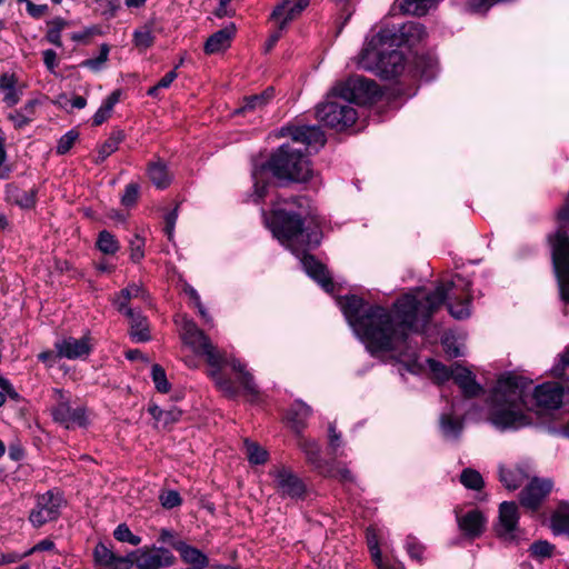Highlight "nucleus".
I'll list each match as a JSON object with an SVG mask.
<instances>
[{
  "instance_id": "nucleus-46",
  "label": "nucleus",
  "mask_w": 569,
  "mask_h": 569,
  "mask_svg": "<svg viewBox=\"0 0 569 569\" xmlns=\"http://www.w3.org/2000/svg\"><path fill=\"white\" fill-rule=\"evenodd\" d=\"M151 377L156 389L161 393H167L170 390V383L167 379L164 369L160 365H153L151 368Z\"/></svg>"
},
{
  "instance_id": "nucleus-39",
  "label": "nucleus",
  "mask_w": 569,
  "mask_h": 569,
  "mask_svg": "<svg viewBox=\"0 0 569 569\" xmlns=\"http://www.w3.org/2000/svg\"><path fill=\"white\" fill-rule=\"evenodd\" d=\"M299 448L305 452L307 461L316 468L320 467V447L317 441L301 438L298 442Z\"/></svg>"
},
{
  "instance_id": "nucleus-22",
  "label": "nucleus",
  "mask_w": 569,
  "mask_h": 569,
  "mask_svg": "<svg viewBox=\"0 0 569 569\" xmlns=\"http://www.w3.org/2000/svg\"><path fill=\"white\" fill-rule=\"evenodd\" d=\"M121 313L129 319V335L133 341L146 342L150 340L151 336L148 320L140 311L128 309Z\"/></svg>"
},
{
  "instance_id": "nucleus-53",
  "label": "nucleus",
  "mask_w": 569,
  "mask_h": 569,
  "mask_svg": "<svg viewBox=\"0 0 569 569\" xmlns=\"http://www.w3.org/2000/svg\"><path fill=\"white\" fill-rule=\"evenodd\" d=\"M78 139V132L74 130H70L64 133L58 141L57 153L66 154Z\"/></svg>"
},
{
  "instance_id": "nucleus-16",
  "label": "nucleus",
  "mask_w": 569,
  "mask_h": 569,
  "mask_svg": "<svg viewBox=\"0 0 569 569\" xmlns=\"http://www.w3.org/2000/svg\"><path fill=\"white\" fill-rule=\"evenodd\" d=\"M535 405L538 410L558 409L563 399V388L557 382H546L535 388Z\"/></svg>"
},
{
  "instance_id": "nucleus-10",
  "label": "nucleus",
  "mask_w": 569,
  "mask_h": 569,
  "mask_svg": "<svg viewBox=\"0 0 569 569\" xmlns=\"http://www.w3.org/2000/svg\"><path fill=\"white\" fill-rule=\"evenodd\" d=\"M332 94L349 103L367 104L380 94V89L376 81L356 76L336 86L332 89Z\"/></svg>"
},
{
  "instance_id": "nucleus-5",
  "label": "nucleus",
  "mask_w": 569,
  "mask_h": 569,
  "mask_svg": "<svg viewBox=\"0 0 569 569\" xmlns=\"http://www.w3.org/2000/svg\"><path fill=\"white\" fill-rule=\"evenodd\" d=\"M397 48L389 47L388 40L379 39V34H375L362 48L358 68L383 79L399 76L405 69V56Z\"/></svg>"
},
{
  "instance_id": "nucleus-36",
  "label": "nucleus",
  "mask_w": 569,
  "mask_h": 569,
  "mask_svg": "<svg viewBox=\"0 0 569 569\" xmlns=\"http://www.w3.org/2000/svg\"><path fill=\"white\" fill-rule=\"evenodd\" d=\"M246 455L251 465H264L268 461L269 452L259 443L244 440Z\"/></svg>"
},
{
  "instance_id": "nucleus-48",
  "label": "nucleus",
  "mask_w": 569,
  "mask_h": 569,
  "mask_svg": "<svg viewBox=\"0 0 569 569\" xmlns=\"http://www.w3.org/2000/svg\"><path fill=\"white\" fill-rule=\"evenodd\" d=\"M113 537L120 542H127L131 546H139L141 538L132 533L126 523H120L113 531Z\"/></svg>"
},
{
  "instance_id": "nucleus-41",
  "label": "nucleus",
  "mask_w": 569,
  "mask_h": 569,
  "mask_svg": "<svg viewBox=\"0 0 569 569\" xmlns=\"http://www.w3.org/2000/svg\"><path fill=\"white\" fill-rule=\"evenodd\" d=\"M48 31L46 34V39L57 46L61 47V31L67 27V21L63 18L57 17L50 21H48Z\"/></svg>"
},
{
  "instance_id": "nucleus-45",
  "label": "nucleus",
  "mask_w": 569,
  "mask_h": 569,
  "mask_svg": "<svg viewBox=\"0 0 569 569\" xmlns=\"http://www.w3.org/2000/svg\"><path fill=\"white\" fill-rule=\"evenodd\" d=\"M153 41L154 36L152 30L147 26H143L133 32V42L139 49L146 50L150 48L153 44Z\"/></svg>"
},
{
  "instance_id": "nucleus-60",
  "label": "nucleus",
  "mask_w": 569,
  "mask_h": 569,
  "mask_svg": "<svg viewBox=\"0 0 569 569\" xmlns=\"http://www.w3.org/2000/svg\"><path fill=\"white\" fill-rule=\"evenodd\" d=\"M54 542L50 539H43L36 543L32 548L24 551V556H31L34 552L38 551H51L54 549Z\"/></svg>"
},
{
  "instance_id": "nucleus-57",
  "label": "nucleus",
  "mask_w": 569,
  "mask_h": 569,
  "mask_svg": "<svg viewBox=\"0 0 569 569\" xmlns=\"http://www.w3.org/2000/svg\"><path fill=\"white\" fill-rule=\"evenodd\" d=\"M329 448L336 452L342 446L341 433L337 431L336 425L330 423L328 428Z\"/></svg>"
},
{
  "instance_id": "nucleus-50",
  "label": "nucleus",
  "mask_w": 569,
  "mask_h": 569,
  "mask_svg": "<svg viewBox=\"0 0 569 569\" xmlns=\"http://www.w3.org/2000/svg\"><path fill=\"white\" fill-rule=\"evenodd\" d=\"M429 369L431 370L435 379L438 382H445L452 378V366L450 368L446 367L439 361L428 360Z\"/></svg>"
},
{
  "instance_id": "nucleus-56",
  "label": "nucleus",
  "mask_w": 569,
  "mask_h": 569,
  "mask_svg": "<svg viewBox=\"0 0 569 569\" xmlns=\"http://www.w3.org/2000/svg\"><path fill=\"white\" fill-rule=\"evenodd\" d=\"M553 546L548 541H537L531 545V555L538 558H546L552 555Z\"/></svg>"
},
{
  "instance_id": "nucleus-15",
  "label": "nucleus",
  "mask_w": 569,
  "mask_h": 569,
  "mask_svg": "<svg viewBox=\"0 0 569 569\" xmlns=\"http://www.w3.org/2000/svg\"><path fill=\"white\" fill-rule=\"evenodd\" d=\"M57 405L51 409L52 418L56 422L66 428L82 427L86 425V410L82 407L72 408L69 403V397L61 389H54Z\"/></svg>"
},
{
  "instance_id": "nucleus-63",
  "label": "nucleus",
  "mask_w": 569,
  "mask_h": 569,
  "mask_svg": "<svg viewBox=\"0 0 569 569\" xmlns=\"http://www.w3.org/2000/svg\"><path fill=\"white\" fill-rule=\"evenodd\" d=\"M43 62L50 72H54L57 67V53L52 49H47L42 53Z\"/></svg>"
},
{
  "instance_id": "nucleus-58",
  "label": "nucleus",
  "mask_w": 569,
  "mask_h": 569,
  "mask_svg": "<svg viewBox=\"0 0 569 569\" xmlns=\"http://www.w3.org/2000/svg\"><path fill=\"white\" fill-rule=\"evenodd\" d=\"M186 292L189 295V297L192 299V301L194 302V306L197 307L201 318L206 321V322H209L210 321V317L207 312V310L204 309V307L202 306L201 303V300H200V296L198 295L197 290L193 289L192 287H188L186 289Z\"/></svg>"
},
{
  "instance_id": "nucleus-21",
  "label": "nucleus",
  "mask_w": 569,
  "mask_h": 569,
  "mask_svg": "<svg viewBox=\"0 0 569 569\" xmlns=\"http://www.w3.org/2000/svg\"><path fill=\"white\" fill-rule=\"evenodd\" d=\"M452 379L468 398L479 396L482 392V387L476 381L475 375L465 367L452 366Z\"/></svg>"
},
{
  "instance_id": "nucleus-26",
  "label": "nucleus",
  "mask_w": 569,
  "mask_h": 569,
  "mask_svg": "<svg viewBox=\"0 0 569 569\" xmlns=\"http://www.w3.org/2000/svg\"><path fill=\"white\" fill-rule=\"evenodd\" d=\"M137 299L146 301L148 299V293L142 286L138 283H130L114 296L112 303L119 312H123L128 309H132L129 306V302Z\"/></svg>"
},
{
  "instance_id": "nucleus-59",
  "label": "nucleus",
  "mask_w": 569,
  "mask_h": 569,
  "mask_svg": "<svg viewBox=\"0 0 569 569\" xmlns=\"http://www.w3.org/2000/svg\"><path fill=\"white\" fill-rule=\"evenodd\" d=\"M27 12L34 19L42 18L48 12L47 4H36L32 1L27 2Z\"/></svg>"
},
{
  "instance_id": "nucleus-14",
  "label": "nucleus",
  "mask_w": 569,
  "mask_h": 569,
  "mask_svg": "<svg viewBox=\"0 0 569 569\" xmlns=\"http://www.w3.org/2000/svg\"><path fill=\"white\" fill-rule=\"evenodd\" d=\"M518 506L513 501H503L499 506V520L496 525L497 536L507 542H518L521 530L518 526Z\"/></svg>"
},
{
  "instance_id": "nucleus-11",
  "label": "nucleus",
  "mask_w": 569,
  "mask_h": 569,
  "mask_svg": "<svg viewBox=\"0 0 569 569\" xmlns=\"http://www.w3.org/2000/svg\"><path fill=\"white\" fill-rule=\"evenodd\" d=\"M378 34L379 39L389 41V47H413L427 37L425 27L413 21L406 22L399 27H383L379 30Z\"/></svg>"
},
{
  "instance_id": "nucleus-28",
  "label": "nucleus",
  "mask_w": 569,
  "mask_h": 569,
  "mask_svg": "<svg viewBox=\"0 0 569 569\" xmlns=\"http://www.w3.org/2000/svg\"><path fill=\"white\" fill-rule=\"evenodd\" d=\"M147 174L152 184L158 189L168 188L172 181V174L169 171L166 161L160 158L149 162L147 167Z\"/></svg>"
},
{
  "instance_id": "nucleus-35",
  "label": "nucleus",
  "mask_w": 569,
  "mask_h": 569,
  "mask_svg": "<svg viewBox=\"0 0 569 569\" xmlns=\"http://www.w3.org/2000/svg\"><path fill=\"white\" fill-rule=\"evenodd\" d=\"M274 96V90L272 87L267 88L260 94H253L246 97L243 99L242 107L238 110V112H244L250 110L260 109L266 106Z\"/></svg>"
},
{
  "instance_id": "nucleus-24",
  "label": "nucleus",
  "mask_w": 569,
  "mask_h": 569,
  "mask_svg": "<svg viewBox=\"0 0 569 569\" xmlns=\"http://www.w3.org/2000/svg\"><path fill=\"white\" fill-rule=\"evenodd\" d=\"M172 548L180 553L186 563L192 566V569H204L209 563L208 557L202 551L182 540L172 542Z\"/></svg>"
},
{
  "instance_id": "nucleus-1",
  "label": "nucleus",
  "mask_w": 569,
  "mask_h": 569,
  "mask_svg": "<svg viewBox=\"0 0 569 569\" xmlns=\"http://www.w3.org/2000/svg\"><path fill=\"white\" fill-rule=\"evenodd\" d=\"M469 283L460 276L439 284L432 292L418 289L397 299L392 310L378 305H368L362 298L350 296L339 299V306L356 335L371 353L401 351L409 331L418 332L432 316L447 305L456 319L470 316Z\"/></svg>"
},
{
  "instance_id": "nucleus-61",
  "label": "nucleus",
  "mask_w": 569,
  "mask_h": 569,
  "mask_svg": "<svg viewBox=\"0 0 569 569\" xmlns=\"http://www.w3.org/2000/svg\"><path fill=\"white\" fill-rule=\"evenodd\" d=\"M182 416V411L178 408H171L169 410H164L162 415V421L161 423L163 426L172 425L180 420Z\"/></svg>"
},
{
  "instance_id": "nucleus-25",
  "label": "nucleus",
  "mask_w": 569,
  "mask_h": 569,
  "mask_svg": "<svg viewBox=\"0 0 569 569\" xmlns=\"http://www.w3.org/2000/svg\"><path fill=\"white\" fill-rule=\"evenodd\" d=\"M458 525L466 536L476 538L483 532L486 518L481 511L473 509L458 517Z\"/></svg>"
},
{
  "instance_id": "nucleus-55",
  "label": "nucleus",
  "mask_w": 569,
  "mask_h": 569,
  "mask_svg": "<svg viewBox=\"0 0 569 569\" xmlns=\"http://www.w3.org/2000/svg\"><path fill=\"white\" fill-rule=\"evenodd\" d=\"M139 189H140V187L138 183L132 182V183L127 184L124 188V192L121 197V203L124 207L133 206L138 200Z\"/></svg>"
},
{
  "instance_id": "nucleus-40",
  "label": "nucleus",
  "mask_w": 569,
  "mask_h": 569,
  "mask_svg": "<svg viewBox=\"0 0 569 569\" xmlns=\"http://www.w3.org/2000/svg\"><path fill=\"white\" fill-rule=\"evenodd\" d=\"M440 427L443 436L448 439H457L462 430V422L453 419L449 415H442L440 418Z\"/></svg>"
},
{
  "instance_id": "nucleus-38",
  "label": "nucleus",
  "mask_w": 569,
  "mask_h": 569,
  "mask_svg": "<svg viewBox=\"0 0 569 569\" xmlns=\"http://www.w3.org/2000/svg\"><path fill=\"white\" fill-rule=\"evenodd\" d=\"M96 246L104 254H116L120 249L119 241L107 230L99 232Z\"/></svg>"
},
{
  "instance_id": "nucleus-43",
  "label": "nucleus",
  "mask_w": 569,
  "mask_h": 569,
  "mask_svg": "<svg viewBox=\"0 0 569 569\" xmlns=\"http://www.w3.org/2000/svg\"><path fill=\"white\" fill-rule=\"evenodd\" d=\"M436 2L437 0H403L402 9L406 13L422 16L433 7Z\"/></svg>"
},
{
  "instance_id": "nucleus-30",
  "label": "nucleus",
  "mask_w": 569,
  "mask_h": 569,
  "mask_svg": "<svg viewBox=\"0 0 569 569\" xmlns=\"http://www.w3.org/2000/svg\"><path fill=\"white\" fill-rule=\"evenodd\" d=\"M37 104V100H29L20 109L8 113L7 118L16 129H22L34 120Z\"/></svg>"
},
{
  "instance_id": "nucleus-20",
  "label": "nucleus",
  "mask_w": 569,
  "mask_h": 569,
  "mask_svg": "<svg viewBox=\"0 0 569 569\" xmlns=\"http://www.w3.org/2000/svg\"><path fill=\"white\" fill-rule=\"evenodd\" d=\"M286 134L289 136L293 142L303 143L307 147L315 149L323 147L326 143L325 133L317 126H300L288 128Z\"/></svg>"
},
{
  "instance_id": "nucleus-44",
  "label": "nucleus",
  "mask_w": 569,
  "mask_h": 569,
  "mask_svg": "<svg viewBox=\"0 0 569 569\" xmlns=\"http://www.w3.org/2000/svg\"><path fill=\"white\" fill-rule=\"evenodd\" d=\"M122 137L121 132H116L106 140L98 151V162L104 161L109 156L118 150L119 144L122 141Z\"/></svg>"
},
{
  "instance_id": "nucleus-2",
  "label": "nucleus",
  "mask_w": 569,
  "mask_h": 569,
  "mask_svg": "<svg viewBox=\"0 0 569 569\" xmlns=\"http://www.w3.org/2000/svg\"><path fill=\"white\" fill-rule=\"evenodd\" d=\"M309 200L305 197L279 199L269 216L264 214L268 228L281 244L290 249L300 260L305 271L326 291L333 290L332 280L326 269L307 249L320 244L321 232L317 228L305 227Z\"/></svg>"
},
{
  "instance_id": "nucleus-13",
  "label": "nucleus",
  "mask_w": 569,
  "mask_h": 569,
  "mask_svg": "<svg viewBox=\"0 0 569 569\" xmlns=\"http://www.w3.org/2000/svg\"><path fill=\"white\" fill-rule=\"evenodd\" d=\"M131 561L128 562V568L133 565L138 569H162L170 567L174 563L173 553L163 547L140 548L129 553Z\"/></svg>"
},
{
  "instance_id": "nucleus-64",
  "label": "nucleus",
  "mask_w": 569,
  "mask_h": 569,
  "mask_svg": "<svg viewBox=\"0 0 569 569\" xmlns=\"http://www.w3.org/2000/svg\"><path fill=\"white\" fill-rule=\"evenodd\" d=\"M559 363L553 368L555 375H561L562 371L569 366V346L559 356Z\"/></svg>"
},
{
  "instance_id": "nucleus-23",
  "label": "nucleus",
  "mask_w": 569,
  "mask_h": 569,
  "mask_svg": "<svg viewBox=\"0 0 569 569\" xmlns=\"http://www.w3.org/2000/svg\"><path fill=\"white\" fill-rule=\"evenodd\" d=\"M22 89L14 73L1 74L0 90L3 92V102L7 107L12 108L20 102L23 94Z\"/></svg>"
},
{
  "instance_id": "nucleus-32",
  "label": "nucleus",
  "mask_w": 569,
  "mask_h": 569,
  "mask_svg": "<svg viewBox=\"0 0 569 569\" xmlns=\"http://www.w3.org/2000/svg\"><path fill=\"white\" fill-rule=\"evenodd\" d=\"M8 198L22 209H31L36 206L37 190H22L16 186H9Z\"/></svg>"
},
{
  "instance_id": "nucleus-31",
  "label": "nucleus",
  "mask_w": 569,
  "mask_h": 569,
  "mask_svg": "<svg viewBox=\"0 0 569 569\" xmlns=\"http://www.w3.org/2000/svg\"><path fill=\"white\" fill-rule=\"evenodd\" d=\"M528 477L526 470L519 466L513 468L500 467L499 469L500 481L508 490L518 489Z\"/></svg>"
},
{
  "instance_id": "nucleus-8",
  "label": "nucleus",
  "mask_w": 569,
  "mask_h": 569,
  "mask_svg": "<svg viewBox=\"0 0 569 569\" xmlns=\"http://www.w3.org/2000/svg\"><path fill=\"white\" fill-rule=\"evenodd\" d=\"M317 118L326 126L336 130L351 127L358 113L348 101L336 98L332 93L328 100L317 106Z\"/></svg>"
},
{
  "instance_id": "nucleus-4",
  "label": "nucleus",
  "mask_w": 569,
  "mask_h": 569,
  "mask_svg": "<svg viewBox=\"0 0 569 569\" xmlns=\"http://www.w3.org/2000/svg\"><path fill=\"white\" fill-rule=\"evenodd\" d=\"M527 379L508 373L502 376L489 397V420L499 430L520 429L531 423L527 408Z\"/></svg>"
},
{
  "instance_id": "nucleus-54",
  "label": "nucleus",
  "mask_w": 569,
  "mask_h": 569,
  "mask_svg": "<svg viewBox=\"0 0 569 569\" xmlns=\"http://www.w3.org/2000/svg\"><path fill=\"white\" fill-rule=\"evenodd\" d=\"M143 248H144V240L141 237H139L138 234H136L130 240V259L133 262H139L143 259V257H144Z\"/></svg>"
},
{
  "instance_id": "nucleus-9",
  "label": "nucleus",
  "mask_w": 569,
  "mask_h": 569,
  "mask_svg": "<svg viewBox=\"0 0 569 569\" xmlns=\"http://www.w3.org/2000/svg\"><path fill=\"white\" fill-rule=\"evenodd\" d=\"M268 473L272 479V488L280 498L291 500L305 499L307 486L291 467L277 463L269 469Z\"/></svg>"
},
{
  "instance_id": "nucleus-52",
  "label": "nucleus",
  "mask_w": 569,
  "mask_h": 569,
  "mask_svg": "<svg viewBox=\"0 0 569 569\" xmlns=\"http://www.w3.org/2000/svg\"><path fill=\"white\" fill-rule=\"evenodd\" d=\"M160 503L166 509H172L181 505L182 499L178 491L167 490L159 495Z\"/></svg>"
},
{
  "instance_id": "nucleus-17",
  "label": "nucleus",
  "mask_w": 569,
  "mask_h": 569,
  "mask_svg": "<svg viewBox=\"0 0 569 569\" xmlns=\"http://www.w3.org/2000/svg\"><path fill=\"white\" fill-rule=\"evenodd\" d=\"M552 489L550 479L533 478L521 491L520 503L531 510H536Z\"/></svg>"
},
{
  "instance_id": "nucleus-12",
  "label": "nucleus",
  "mask_w": 569,
  "mask_h": 569,
  "mask_svg": "<svg viewBox=\"0 0 569 569\" xmlns=\"http://www.w3.org/2000/svg\"><path fill=\"white\" fill-rule=\"evenodd\" d=\"M63 498L49 490L36 497V505L29 513V521L34 528H40L48 522L54 521L60 516Z\"/></svg>"
},
{
  "instance_id": "nucleus-34",
  "label": "nucleus",
  "mask_w": 569,
  "mask_h": 569,
  "mask_svg": "<svg viewBox=\"0 0 569 569\" xmlns=\"http://www.w3.org/2000/svg\"><path fill=\"white\" fill-rule=\"evenodd\" d=\"M120 91L111 92L102 102L92 117L93 126H101L111 114L113 107L118 103Z\"/></svg>"
},
{
  "instance_id": "nucleus-27",
  "label": "nucleus",
  "mask_w": 569,
  "mask_h": 569,
  "mask_svg": "<svg viewBox=\"0 0 569 569\" xmlns=\"http://www.w3.org/2000/svg\"><path fill=\"white\" fill-rule=\"evenodd\" d=\"M94 562L102 567L118 568L119 566H126L131 561L129 555L121 557L117 556L107 545L99 542L93 550Z\"/></svg>"
},
{
  "instance_id": "nucleus-7",
  "label": "nucleus",
  "mask_w": 569,
  "mask_h": 569,
  "mask_svg": "<svg viewBox=\"0 0 569 569\" xmlns=\"http://www.w3.org/2000/svg\"><path fill=\"white\" fill-rule=\"evenodd\" d=\"M267 168L277 179L290 182H306L313 172L308 157L290 143L281 144L271 154Z\"/></svg>"
},
{
  "instance_id": "nucleus-49",
  "label": "nucleus",
  "mask_w": 569,
  "mask_h": 569,
  "mask_svg": "<svg viewBox=\"0 0 569 569\" xmlns=\"http://www.w3.org/2000/svg\"><path fill=\"white\" fill-rule=\"evenodd\" d=\"M109 57V47L108 44H101L100 47V53L97 58L87 59L81 62V67L88 68L92 71H100L103 67V64L107 62Z\"/></svg>"
},
{
  "instance_id": "nucleus-18",
  "label": "nucleus",
  "mask_w": 569,
  "mask_h": 569,
  "mask_svg": "<svg viewBox=\"0 0 569 569\" xmlns=\"http://www.w3.org/2000/svg\"><path fill=\"white\" fill-rule=\"evenodd\" d=\"M309 3L310 0H283L273 9L270 18L280 30H284L288 23L297 19Z\"/></svg>"
},
{
  "instance_id": "nucleus-3",
  "label": "nucleus",
  "mask_w": 569,
  "mask_h": 569,
  "mask_svg": "<svg viewBox=\"0 0 569 569\" xmlns=\"http://www.w3.org/2000/svg\"><path fill=\"white\" fill-rule=\"evenodd\" d=\"M181 338L197 355L206 357L207 363L210 367L209 377L226 397L236 398L238 396L236 383L222 372L224 366H230L238 373L239 383L249 400H258L259 389L253 376L247 370L246 365L236 358L228 359L224 353L218 351L209 337L192 320L182 319Z\"/></svg>"
},
{
  "instance_id": "nucleus-62",
  "label": "nucleus",
  "mask_w": 569,
  "mask_h": 569,
  "mask_svg": "<svg viewBox=\"0 0 569 569\" xmlns=\"http://www.w3.org/2000/svg\"><path fill=\"white\" fill-rule=\"evenodd\" d=\"M177 219H178V210H177V208L166 214V219H164L166 220V228H164V231H166L169 240H171L172 237H173V230H174V226H176Z\"/></svg>"
},
{
  "instance_id": "nucleus-19",
  "label": "nucleus",
  "mask_w": 569,
  "mask_h": 569,
  "mask_svg": "<svg viewBox=\"0 0 569 569\" xmlns=\"http://www.w3.org/2000/svg\"><path fill=\"white\" fill-rule=\"evenodd\" d=\"M54 347L58 357L70 360L88 357L91 352L90 338L88 336L79 339L67 337L57 341Z\"/></svg>"
},
{
  "instance_id": "nucleus-51",
  "label": "nucleus",
  "mask_w": 569,
  "mask_h": 569,
  "mask_svg": "<svg viewBox=\"0 0 569 569\" xmlns=\"http://www.w3.org/2000/svg\"><path fill=\"white\" fill-rule=\"evenodd\" d=\"M405 548L411 559L417 560L419 562L422 561L425 546L416 537L408 536L406 538Z\"/></svg>"
},
{
  "instance_id": "nucleus-47",
  "label": "nucleus",
  "mask_w": 569,
  "mask_h": 569,
  "mask_svg": "<svg viewBox=\"0 0 569 569\" xmlns=\"http://www.w3.org/2000/svg\"><path fill=\"white\" fill-rule=\"evenodd\" d=\"M311 408L302 401H297L293 405L291 413L297 429L303 428L305 421L311 416Z\"/></svg>"
},
{
  "instance_id": "nucleus-42",
  "label": "nucleus",
  "mask_w": 569,
  "mask_h": 569,
  "mask_svg": "<svg viewBox=\"0 0 569 569\" xmlns=\"http://www.w3.org/2000/svg\"><path fill=\"white\" fill-rule=\"evenodd\" d=\"M460 482L471 490L479 491L483 488L485 481L482 476L475 469L466 468L460 475Z\"/></svg>"
},
{
  "instance_id": "nucleus-33",
  "label": "nucleus",
  "mask_w": 569,
  "mask_h": 569,
  "mask_svg": "<svg viewBox=\"0 0 569 569\" xmlns=\"http://www.w3.org/2000/svg\"><path fill=\"white\" fill-rule=\"evenodd\" d=\"M551 529L555 535L569 536V502L560 503L551 516Z\"/></svg>"
},
{
  "instance_id": "nucleus-6",
  "label": "nucleus",
  "mask_w": 569,
  "mask_h": 569,
  "mask_svg": "<svg viewBox=\"0 0 569 569\" xmlns=\"http://www.w3.org/2000/svg\"><path fill=\"white\" fill-rule=\"evenodd\" d=\"M559 228L548 236L553 272L558 282L560 297L569 303V202L558 213Z\"/></svg>"
},
{
  "instance_id": "nucleus-37",
  "label": "nucleus",
  "mask_w": 569,
  "mask_h": 569,
  "mask_svg": "<svg viewBox=\"0 0 569 569\" xmlns=\"http://www.w3.org/2000/svg\"><path fill=\"white\" fill-rule=\"evenodd\" d=\"M366 536H367L368 548L370 550L372 560L375 561L377 567L379 569H389V567L387 565H385L383 561H382L381 551H380V548H379L378 533H377L376 528L369 527L367 529V535Z\"/></svg>"
},
{
  "instance_id": "nucleus-29",
  "label": "nucleus",
  "mask_w": 569,
  "mask_h": 569,
  "mask_svg": "<svg viewBox=\"0 0 569 569\" xmlns=\"http://www.w3.org/2000/svg\"><path fill=\"white\" fill-rule=\"evenodd\" d=\"M234 34V27H226L211 34L204 43V52L208 54L218 53L230 47Z\"/></svg>"
}]
</instances>
